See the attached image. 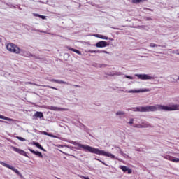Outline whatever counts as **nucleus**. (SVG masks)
<instances>
[{
	"instance_id": "4c0bfd02",
	"label": "nucleus",
	"mask_w": 179,
	"mask_h": 179,
	"mask_svg": "<svg viewBox=\"0 0 179 179\" xmlns=\"http://www.w3.org/2000/svg\"><path fill=\"white\" fill-rule=\"evenodd\" d=\"M101 53H103V54H110V52L106 51V50H101Z\"/></svg>"
},
{
	"instance_id": "b1692460",
	"label": "nucleus",
	"mask_w": 179,
	"mask_h": 179,
	"mask_svg": "<svg viewBox=\"0 0 179 179\" xmlns=\"http://www.w3.org/2000/svg\"><path fill=\"white\" fill-rule=\"evenodd\" d=\"M43 135H47L48 136H50V138H57V136H55L52 134H50L47 133L46 131H43Z\"/></svg>"
},
{
	"instance_id": "cd10ccee",
	"label": "nucleus",
	"mask_w": 179,
	"mask_h": 179,
	"mask_svg": "<svg viewBox=\"0 0 179 179\" xmlns=\"http://www.w3.org/2000/svg\"><path fill=\"white\" fill-rule=\"evenodd\" d=\"M150 47L155 48V47H163L160 45H156L155 43H150Z\"/></svg>"
},
{
	"instance_id": "473e14b6",
	"label": "nucleus",
	"mask_w": 179,
	"mask_h": 179,
	"mask_svg": "<svg viewBox=\"0 0 179 179\" xmlns=\"http://www.w3.org/2000/svg\"><path fill=\"white\" fill-rule=\"evenodd\" d=\"M124 78H126L127 79H130V80H134V77L131 76H127V75H125L124 76Z\"/></svg>"
},
{
	"instance_id": "4be33fe9",
	"label": "nucleus",
	"mask_w": 179,
	"mask_h": 179,
	"mask_svg": "<svg viewBox=\"0 0 179 179\" xmlns=\"http://www.w3.org/2000/svg\"><path fill=\"white\" fill-rule=\"evenodd\" d=\"M89 52L91 54H101V50H90Z\"/></svg>"
},
{
	"instance_id": "8fccbe9b",
	"label": "nucleus",
	"mask_w": 179,
	"mask_h": 179,
	"mask_svg": "<svg viewBox=\"0 0 179 179\" xmlns=\"http://www.w3.org/2000/svg\"><path fill=\"white\" fill-rule=\"evenodd\" d=\"M0 43H1V38H0Z\"/></svg>"
},
{
	"instance_id": "f704fd0d",
	"label": "nucleus",
	"mask_w": 179,
	"mask_h": 179,
	"mask_svg": "<svg viewBox=\"0 0 179 179\" xmlns=\"http://www.w3.org/2000/svg\"><path fill=\"white\" fill-rule=\"evenodd\" d=\"M77 127H79L80 128H85V126L83 125V124L80 123L78 124H76Z\"/></svg>"
},
{
	"instance_id": "412c9836",
	"label": "nucleus",
	"mask_w": 179,
	"mask_h": 179,
	"mask_svg": "<svg viewBox=\"0 0 179 179\" xmlns=\"http://www.w3.org/2000/svg\"><path fill=\"white\" fill-rule=\"evenodd\" d=\"M56 83H59V85H69V83L65 82V81H62L61 80H56Z\"/></svg>"
},
{
	"instance_id": "9d476101",
	"label": "nucleus",
	"mask_w": 179,
	"mask_h": 179,
	"mask_svg": "<svg viewBox=\"0 0 179 179\" xmlns=\"http://www.w3.org/2000/svg\"><path fill=\"white\" fill-rule=\"evenodd\" d=\"M120 169L122 170L124 173L127 171L128 174H132V169L128 168V166H120Z\"/></svg>"
},
{
	"instance_id": "de8ad7c7",
	"label": "nucleus",
	"mask_w": 179,
	"mask_h": 179,
	"mask_svg": "<svg viewBox=\"0 0 179 179\" xmlns=\"http://www.w3.org/2000/svg\"><path fill=\"white\" fill-rule=\"evenodd\" d=\"M4 122L6 123V124L8 123V122Z\"/></svg>"
},
{
	"instance_id": "c9c22d12",
	"label": "nucleus",
	"mask_w": 179,
	"mask_h": 179,
	"mask_svg": "<svg viewBox=\"0 0 179 179\" xmlns=\"http://www.w3.org/2000/svg\"><path fill=\"white\" fill-rule=\"evenodd\" d=\"M35 15L38 16V17H41V19H45V17L44 15H40L38 14H36Z\"/></svg>"
},
{
	"instance_id": "0eeeda50",
	"label": "nucleus",
	"mask_w": 179,
	"mask_h": 179,
	"mask_svg": "<svg viewBox=\"0 0 179 179\" xmlns=\"http://www.w3.org/2000/svg\"><path fill=\"white\" fill-rule=\"evenodd\" d=\"M0 164H1V166H3V167H6L7 169H10V170H12L13 171H14V173H15L18 176L20 175V172H19V170H17L15 167L2 162V161L0 162Z\"/></svg>"
},
{
	"instance_id": "bb28decb",
	"label": "nucleus",
	"mask_w": 179,
	"mask_h": 179,
	"mask_svg": "<svg viewBox=\"0 0 179 179\" xmlns=\"http://www.w3.org/2000/svg\"><path fill=\"white\" fill-rule=\"evenodd\" d=\"M133 127L134 128H142V125L141 124H133Z\"/></svg>"
},
{
	"instance_id": "49530a36",
	"label": "nucleus",
	"mask_w": 179,
	"mask_h": 179,
	"mask_svg": "<svg viewBox=\"0 0 179 179\" xmlns=\"http://www.w3.org/2000/svg\"><path fill=\"white\" fill-rule=\"evenodd\" d=\"M0 122H3V121H2V120H0Z\"/></svg>"
},
{
	"instance_id": "2eb2a0df",
	"label": "nucleus",
	"mask_w": 179,
	"mask_h": 179,
	"mask_svg": "<svg viewBox=\"0 0 179 179\" xmlns=\"http://www.w3.org/2000/svg\"><path fill=\"white\" fill-rule=\"evenodd\" d=\"M141 128H152V124L146 121H143L141 123Z\"/></svg>"
},
{
	"instance_id": "a19ab883",
	"label": "nucleus",
	"mask_w": 179,
	"mask_h": 179,
	"mask_svg": "<svg viewBox=\"0 0 179 179\" xmlns=\"http://www.w3.org/2000/svg\"><path fill=\"white\" fill-rule=\"evenodd\" d=\"M62 153H63L64 155H66V156H69V155L68 153H65L63 151H60Z\"/></svg>"
},
{
	"instance_id": "6e6552de",
	"label": "nucleus",
	"mask_w": 179,
	"mask_h": 179,
	"mask_svg": "<svg viewBox=\"0 0 179 179\" xmlns=\"http://www.w3.org/2000/svg\"><path fill=\"white\" fill-rule=\"evenodd\" d=\"M110 45V43H107L106 41H101L99 42H97L95 45V46L97 48H104L106 47H108Z\"/></svg>"
},
{
	"instance_id": "5701e85b",
	"label": "nucleus",
	"mask_w": 179,
	"mask_h": 179,
	"mask_svg": "<svg viewBox=\"0 0 179 179\" xmlns=\"http://www.w3.org/2000/svg\"><path fill=\"white\" fill-rule=\"evenodd\" d=\"M115 149H116L117 152H119V153H120V155H122V156H124V155H125L124 153V152H122V150H121V148H120L119 147H115Z\"/></svg>"
},
{
	"instance_id": "c03bdc74",
	"label": "nucleus",
	"mask_w": 179,
	"mask_h": 179,
	"mask_svg": "<svg viewBox=\"0 0 179 179\" xmlns=\"http://www.w3.org/2000/svg\"><path fill=\"white\" fill-rule=\"evenodd\" d=\"M146 20H152V18L148 17V18H146Z\"/></svg>"
},
{
	"instance_id": "dca6fc26",
	"label": "nucleus",
	"mask_w": 179,
	"mask_h": 179,
	"mask_svg": "<svg viewBox=\"0 0 179 179\" xmlns=\"http://www.w3.org/2000/svg\"><path fill=\"white\" fill-rule=\"evenodd\" d=\"M34 118H44V115L43 114V112H38L37 111L34 115Z\"/></svg>"
},
{
	"instance_id": "ea45409f",
	"label": "nucleus",
	"mask_w": 179,
	"mask_h": 179,
	"mask_svg": "<svg viewBox=\"0 0 179 179\" xmlns=\"http://www.w3.org/2000/svg\"><path fill=\"white\" fill-rule=\"evenodd\" d=\"M175 54H177V55H179V50H176V51H175V52H174Z\"/></svg>"
},
{
	"instance_id": "f8f14e48",
	"label": "nucleus",
	"mask_w": 179,
	"mask_h": 179,
	"mask_svg": "<svg viewBox=\"0 0 179 179\" xmlns=\"http://www.w3.org/2000/svg\"><path fill=\"white\" fill-rule=\"evenodd\" d=\"M29 152H31L33 155H35L38 157H41V159H43V154L41 152L35 151L31 148H29Z\"/></svg>"
},
{
	"instance_id": "a18cd8bd",
	"label": "nucleus",
	"mask_w": 179,
	"mask_h": 179,
	"mask_svg": "<svg viewBox=\"0 0 179 179\" xmlns=\"http://www.w3.org/2000/svg\"><path fill=\"white\" fill-rule=\"evenodd\" d=\"M121 92H124V90H120Z\"/></svg>"
},
{
	"instance_id": "f03ea898",
	"label": "nucleus",
	"mask_w": 179,
	"mask_h": 179,
	"mask_svg": "<svg viewBox=\"0 0 179 179\" xmlns=\"http://www.w3.org/2000/svg\"><path fill=\"white\" fill-rule=\"evenodd\" d=\"M91 153H94L95 155H99L101 156H106V157H110V159H115L116 160H118V158L115 157V156L111 154L110 152H106L99 148H93Z\"/></svg>"
},
{
	"instance_id": "20e7f679",
	"label": "nucleus",
	"mask_w": 179,
	"mask_h": 179,
	"mask_svg": "<svg viewBox=\"0 0 179 179\" xmlns=\"http://www.w3.org/2000/svg\"><path fill=\"white\" fill-rule=\"evenodd\" d=\"M6 49L13 54H20V48L13 43H8L6 45Z\"/></svg>"
},
{
	"instance_id": "7ed1b4c3",
	"label": "nucleus",
	"mask_w": 179,
	"mask_h": 179,
	"mask_svg": "<svg viewBox=\"0 0 179 179\" xmlns=\"http://www.w3.org/2000/svg\"><path fill=\"white\" fill-rule=\"evenodd\" d=\"M71 143L74 145V146H78L77 149L78 150H84V152H90V153H92L93 150V147L88 145L80 144L79 143H76V141H72Z\"/></svg>"
},
{
	"instance_id": "39448f33",
	"label": "nucleus",
	"mask_w": 179,
	"mask_h": 179,
	"mask_svg": "<svg viewBox=\"0 0 179 179\" xmlns=\"http://www.w3.org/2000/svg\"><path fill=\"white\" fill-rule=\"evenodd\" d=\"M135 76L141 80H150L152 79H155V78L149 74H135Z\"/></svg>"
},
{
	"instance_id": "f3484780",
	"label": "nucleus",
	"mask_w": 179,
	"mask_h": 179,
	"mask_svg": "<svg viewBox=\"0 0 179 179\" xmlns=\"http://www.w3.org/2000/svg\"><path fill=\"white\" fill-rule=\"evenodd\" d=\"M32 145H34V146H36V148H38V149H41V150H44V148H43V146H41V145H40L37 142H32Z\"/></svg>"
},
{
	"instance_id": "aec40b11",
	"label": "nucleus",
	"mask_w": 179,
	"mask_h": 179,
	"mask_svg": "<svg viewBox=\"0 0 179 179\" xmlns=\"http://www.w3.org/2000/svg\"><path fill=\"white\" fill-rule=\"evenodd\" d=\"M124 115H125V112H124V111L119 110L116 113V115L117 117H119L120 118H121V116Z\"/></svg>"
},
{
	"instance_id": "423d86ee",
	"label": "nucleus",
	"mask_w": 179,
	"mask_h": 179,
	"mask_svg": "<svg viewBox=\"0 0 179 179\" xmlns=\"http://www.w3.org/2000/svg\"><path fill=\"white\" fill-rule=\"evenodd\" d=\"M146 92H150V89L149 88H143V89H138V90H126L125 93H146Z\"/></svg>"
},
{
	"instance_id": "c756f323",
	"label": "nucleus",
	"mask_w": 179,
	"mask_h": 179,
	"mask_svg": "<svg viewBox=\"0 0 179 179\" xmlns=\"http://www.w3.org/2000/svg\"><path fill=\"white\" fill-rule=\"evenodd\" d=\"M172 162H173V163H179V159L173 157L172 158Z\"/></svg>"
},
{
	"instance_id": "7c9ffc66",
	"label": "nucleus",
	"mask_w": 179,
	"mask_h": 179,
	"mask_svg": "<svg viewBox=\"0 0 179 179\" xmlns=\"http://www.w3.org/2000/svg\"><path fill=\"white\" fill-rule=\"evenodd\" d=\"M43 87H48L49 89H54L55 90H58L57 88H56L55 87H51L50 85H43Z\"/></svg>"
},
{
	"instance_id": "a878e982",
	"label": "nucleus",
	"mask_w": 179,
	"mask_h": 179,
	"mask_svg": "<svg viewBox=\"0 0 179 179\" xmlns=\"http://www.w3.org/2000/svg\"><path fill=\"white\" fill-rule=\"evenodd\" d=\"M173 157H171L170 155H166L165 156V159H166V160H170V162H172L173 161Z\"/></svg>"
},
{
	"instance_id": "09e8293b",
	"label": "nucleus",
	"mask_w": 179,
	"mask_h": 179,
	"mask_svg": "<svg viewBox=\"0 0 179 179\" xmlns=\"http://www.w3.org/2000/svg\"><path fill=\"white\" fill-rule=\"evenodd\" d=\"M73 157H75V156L72 155Z\"/></svg>"
},
{
	"instance_id": "1a4fd4ad",
	"label": "nucleus",
	"mask_w": 179,
	"mask_h": 179,
	"mask_svg": "<svg viewBox=\"0 0 179 179\" xmlns=\"http://www.w3.org/2000/svg\"><path fill=\"white\" fill-rule=\"evenodd\" d=\"M12 149L14 152L19 153V155H22V156L27 157V152H26V151L23 150H20V148H17L16 147H12Z\"/></svg>"
},
{
	"instance_id": "a211bd4d",
	"label": "nucleus",
	"mask_w": 179,
	"mask_h": 179,
	"mask_svg": "<svg viewBox=\"0 0 179 179\" xmlns=\"http://www.w3.org/2000/svg\"><path fill=\"white\" fill-rule=\"evenodd\" d=\"M68 50H69L70 51H73V52H76V54H78V55H82V52L80 51H79L78 50L73 49L72 48H68Z\"/></svg>"
},
{
	"instance_id": "ddd939ff",
	"label": "nucleus",
	"mask_w": 179,
	"mask_h": 179,
	"mask_svg": "<svg viewBox=\"0 0 179 179\" xmlns=\"http://www.w3.org/2000/svg\"><path fill=\"white\" fill-rule=\"evenodd\" d=\"M94 37H96L97 38H101V40H113V38H108L106 36H103L101 34H94Z\"/></svg>"
},
{
	"instance_id": "37998d69",
	"label": "nucleus",
	"mask_w": 179,
	"mask_h": 179,
	"mask_svg": "<svg viewBox=\"0 0 179 179\" xmlns=\"http://www.w3.org/2000/svg\"><path fill=\"white\" fill-rule=\"evenodd\" d=\"M73 86H74V87H80V86H79L78 85H74Z\"/></svg>"
},
{
	"instance_id": "9b49d317",
	"label": "nucleus",
	"mask_w": 179,
	"mask_h": 179,
	"mask_svg": "<svg viewBox=\"0 0 179 179\" xmlns=\"http://www.w3.org/2000/svg\"><path fill=\"white\" fill-rule=\"evenodd\" d=\"M50 110H52V111H68V108H59L56 106H51Z\"/></svg>"
},
{
	"instance_id": "72a5a7b5",
	"label": "nucleus",
	"mask_w": 179,
	"mask_h": 179,
	"mask_svg": "<svg viewBox=\"0 0 179 179\" xmlns=\"http://www.w3.org/2000/svg\"><path fill=\"white\" fill-rule=\"evenodd\" d=\"M133 3H139V2H142V0H132Z\"/></svg>"
},
{
	"instance_id": "2f4dec72",
	"label": "nucleus",
	"mask_w": 179,
	"mask_h": 179,
	"mask_svg": "<svg viewBox=\"0 0 179 179\" xmlns=\"http://www.w3.org/2000/svg\"><path fill=\"white\" fill-rule=\"evenodd\" d=\"M25 85H34V86H40L39 85H37L34 83H31V82H26Z\"/></svg>"
},
{
	"instance_id": "393cba45",
	"label": "nucleus",
	"mask_w": 179,
	"mask_h": 179,
	"mask_svg": "<svg viewBox=\"0 0 179 179\" xmlns=\"http://www.w3.org/2000/svg\"><path fill=\"white\" fill-rule=\"evenodd\" d=\"M16 138L18 139V141H21V142H24V141H26V138L21 136H16Z\"/></svg>"
},
{
	"instance_id": "f257e3e1",
	"label": "nucleus",
	"mask_w": 179,
	"mask_h": 179,
	"mask_svg": "<svg viewBox=\"0 0 179 179\" xmlns=\"http://www.w3.org/2000/svg\"><path fill=\"white\" fill-rule=\"evenodd\" d=\"M135 113H153L156 111H179V105L173 104L169 106L162 104L155 106H146L133 108L131 109Z\"/></svg>"
},
{
	"instance_id": "4468645a",
	"label": "nucleus",
	"mask_w": 179,
	"mask_h": 179,
	"mask_svg": "<svg viewBox=\"0 0 179 179\" xmlns=\"http://www.w3.org/2000/svg\"><path fill=\"white\" fill-rule=\"evenodd\" d=\"M122 75H124V73L121 71H113L109 73L110 76H121Z\"/></svg>"
},
{
	"instance_id": "c85d7f7f",
	"label": "nucleus",
	"mask_w": 179,
	"mask_h": 179,
	"mask_svg": "<svg viewBox=\"0 0 179 179\" xmlns=\"http://www.w3.org/2000/svg\"><path fill=\"white\" fill-rule=\"evenodd\" d=\"M94 160H97L98 162H100L101 163H102V164H103L104 166H108L107 165V164H106L104 162L101 161L100 159L99 158H94Z\"/></svg>"
},
{
	"instance_id": "6ab92c4d",
	"label": "nucleus",
	"mask_w": 179,
	"mask_h": 179,
	"mask_svg": "<svg viewBox=\"0 0 179 179\" xmlns=\"http://www.w3.org/2000/svg\"><path fill=\"white\" fill-rule=\"evenodd\" d=\"M0 119H1V120H5L6 121H13V119L9 118V117H6V116H3V115H0Z\"/></svg>"
},
{
	"instance_id": "58836bf2",
	"label": "nucleus",
	"mask_w": 179,
	"mask_h": 179,
	"mask_svg": "<svg viewBox=\"0 0 179 179\" xmlns=\"http://www.w3.org/2000/svg\"><path fill=\"white\" fill-rule=\"evenodd\" d=\"M49 82H54L55 83H57V80H55V79H50Z\"/></svg>"
},
{
	"instance_id": "79ce46f5",
	"label": "nucleus",
	"mask_w": 179,
	"mask_h": 179,
	"mask_svg": "<svg viewBox=\"0 0 179 179\" xmlns=\"http://www.w3.org/2000/svg\"><path fill=\"white\" fill-rule=\"evenodd\" d=\"M132 108H128V109H127V111H134V110H132Z\"/></svg>"
},
{
	"instance_id": "e433bc0d",
	"label": "nucleus",
	"mask_w": 179,
	"mask_h": 179,
	"mask_svg": "<svg viewBox=\"0 0 179 179\" xmlns=\"http://www.w3.org/2000/svg\"><path fill=\"white\" fill-rule=\"evenodd\" d=\"M128 124L134 125V119H130L129 122H128Z\"/></svg>"
}]
</instances>
